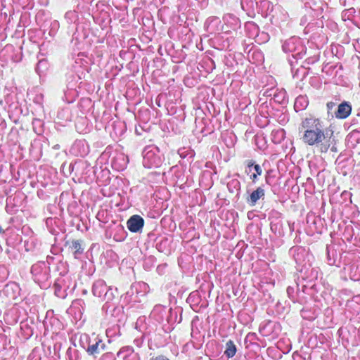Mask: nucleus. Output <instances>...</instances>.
<instances>
[{"label":"nucleus","instance_id":"f257e3e1","mask_svg":"<svg viewBox=\"0 0 360 360\" xmlns=\"http://www.w3.org/2000/svg\"><path fill=\"white\" fill-rule=\"evenodd\" d=\"M300 130L303 131L302 141L309 146H316L321 153H327L330 149L337 153L336 140L333 131L324 129L322 122L313 116L303 119Z\"/></svg>","mask_w":360,"mask_h":360},{"label":"nucleus","instance_id":"f03ea898","mask_svg":"<svg viewBox=\"0 0 360 360\" xmlns=\"http://www.w3.org/2000/svg\"><path fill=\"white\" fill-rule=\"evenodd\" d=\"M127 225L130 231L140 232L144 225V220L139 215H133L128 219Z\"/></svg>","mask_w":360,"mask_h":360},{"label":"nucleus","instance_id":"7ed1b4c3","mask_svg":"<svg viewBox=\"0 0 360 360\" xmlns=\"http://www.w3.org/2000/svg\"><path fill=\"white\" fill-rule=\"evenodd\" d=\"M351 110L352 107L350 105H349L346 102L342 103L338 106V109L335 113V116L338 118L345 119L350 115Z\"/></svg>","mask_w":360,"mask_h":360},{"label":"nucleus","instance_id":"20e7f679","mask_svg":"<svg viewBox=\"0 0 360 360\" xmlns=\"http://www.w3.org/2000/svg\"><path fill=\"white\" fill-rule=\"evenodd\" d=\"M264 195V191L262 188L259 187L256 191L251 193L248 201L251 205H255L257 201Z\"/></svg>","mask_w":360,"mask_h":360},{"label":"nucleus","instance_id":"39448f33","mask_svg":"<svg viewBox=\"0 0 360 360\" xmlns=\"http://www.w3.org/2000/svg\"><path fill=\"white\" fill-rule=\"evenodd\" d=\"M236 352V347L233 342L229 340L226 345V349L224 354L229 357H233Z\"/></svg>","mask_w":360,"mask_h":360},{"label":"nucleus","instance_id":"423d86ee","mask_svg":"<svg viewBox=\"0 0 360 360\" xmlns=\"http://www.w3.org/2000/svg\"><path fill=\"white\" fill-rule=\"evenodd\" d=\"M69 248L71 249L75 254L81 252V243L79 240H74L70 243Z\"/></svg>","mask_w":360,"mask_h":360},{"label":"nucleus","instance_id":"0eeeda50","mask_svg":"<svg viewBox=\"0 0 360 360\" xmlns=\"http://www.w3.org/2000/svg\"><path fill=\"white\" fill-rule=\"evenodd\" d=\"M100 342L101 340L97 342L96 344L89 346L87 349V352L91 355L98 353V347Z\"/></svg>","mask_w":360,"mask_h":360},{"label":"nucleus","instance_id":"6e6552de","mask_svg":"<svg viewBox=\"0 0 360 360\" xmlns=\"http://www.w3.org/2000/svg\"><path fill=\"white\" fill-rule=\"evenodd\" d=\"M254 169H255L257 174L261 175V174L262 172V168L260 167V166L259 165H255L254 166Z\"/></svg>","mask_w":360,"mask_h":360},{"label":"nucleus","instance_id":"1a4fd4ad","mask_svg":"<svg viewBox=\"0 0 360 360\" xmlns=\"http://www.w3.org/2000/svg\"><path fill=\"white\" fill-rule=\"evenodd\" d=\"M151 360H169V359L165 356L160 355V356H156L154 359H152Z\"/></svg>","mask_w":360,"mask_h":360},{"label":"nucleus","instance_id":"9d476101","mask_svg":"<svg viewBox=\"0 0 360 360\" xmlns=\"http://www.w3.org/2000/svg\"><path fill=\"white\" fill-rule=\"evenodd\" d=\"M258 174H253L252 176H251V179L255 181L256 179H257V176Z\"/></svg>","mask_w":360,"mask_h":360},{"label":"nucleus","instance_id":"9b49d317","mask_svg":"<svg viewBox=\"0 0 360 360\" xmlns=\"http://www.w3.org/2000/svg\"><path fill=\"white\" fill-rule=\"evenodd\" d=\"M10 288H12L11 286H9V285H6V291L8 292Z\"/></svg>","mask_w":360,"mask_h":360},{"label":"nucleus","instance_id":"f8f14e48","mask_svg":"<svg viewBox=\"0 0 360 360\" xmlns=\"http://www.w3.org/2000/svg\"><path fill=\"white\" fill-rule=\"evenodd\" d=\"M4 232V230L1 227H0V233H3Z\"/></svg>","mask_w":360,"mask_h":360}]
</instances>
